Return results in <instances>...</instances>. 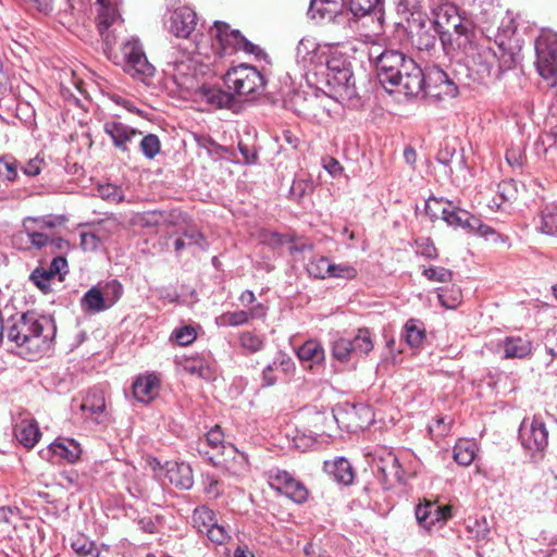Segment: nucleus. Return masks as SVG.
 I'll return each instance as SVG.
<instances>
[{
  "mask_svg": "<svg viewBox=\"0 0 557 557\" xmlns=\"http://www.w3.org/2000/svg\"><path fill=\"white\" fill-rule=\"evenodd\" d=\"M370 60L374 63L382 86L389 92L398 87L406 96H419L425 84L424 72L411 58L401 51L379 48L371 49Z\"/></svg>",
  "mask_w": 557,
  "mask_h": 557,
  "instance_id": "obj_1",
  "label": "nucleus"
},
{
  "mask_svg": "<svg viewBox=\"0 0 557 557\" xmlns=\"http://www.w3.org/2000/svg\"><path fill=\"white\" fill-rule=\"evenodd\" d=\"M202 101L207 102L214 109L230 108L234 101L232 94L224 91L216 86L203 85L199 90Z\"/></svg>",
  "mask_w": 557,
  "mask_h": 557,
  "instance_id": "obj_22",
  "label": "nucleus"
},
{
  "mask_svg": "<svg viewBox=\"0 0 557 557\" xmlns=\"http://www.w3.org/2000/svg\"><path fill=\"white\" fill-rule=\"evenodd\" d=\"M196 22V12L188 7H182L171 15L170 30L177 37L187 38L195 29Z\"/></svg>",
  "mask_w": 557,
  "mask_h": 557,
  "instance_id": "obj_17",
  "label": "nucleus"
},
{
  "mask_svg": "<svg viewBox=\"0 0 557 557\" xmlns=\"http://www.w3.org/2000/svg\"><path fill=\"white\" fill-rule=\"evenodd\" d=\"M100 244V238L94 233L83 232L81 233V246L86 251H92L97 249Z\"/></svg>",
  "mask_w": 557,
  "mask_h": 557,
  "instance_id": "obj_64",
  "label": "nucleus"
},
{
  "mask_svg": "<svg viewBox=\"0 0 557 557\" xmlns=\"http://www.w3.org/2000/svg\"><path fill=\"white\" fill-rule=\"evenodd\" d=\"M341 69L339 72L326 73V82L339 97L350 99L356 95L352 72L350 67Z\"/></svg>",
  "mask_w": 557,
  "mask_h": 557,
  "instance_id": "obj_18",
  "label": "nucleus"
},
{
  "mask_svg": "<svg viewBox=\"0 0 557 557\" xmlns=\"http://www.w3.org/2000/svg\"><path fill=\"white\" fill-rule=\"evenodd\" d=\"M476 455V444L469 440H459L454 446V459L460 466L472 463Z\"/></svg>",
  "mask_w": 557,
  "mask_h": 557,
  "instance_id": "obj_32",
  "label": "nucleus"
},
{
  "mask_svg": "<svg viewBox=\"0 0 557 557\" xmlns=\"http://www.w3.org/2000/svg\"><path fill=\"white\" fill-rule=\"evenodd\" d=\"M81 410L87 419L98 424H107L110 420L104 393L100 388L94 387L87 393L81 405Z\"/></svg>",
  "mask_w": 557,
  "mask_h": 557,
  "instance_id": "obj_14",
  "label": "nucleus"
},
{
  "mask_svg": "<svg viewBox=\"0 0 557 557\" xmlns=\"http://www.w3.org/2000/svg\"><path fill=\"white\" fill-rule=\"evenodd\" d=\"M224 84L238 96H249L263 91L265 79L255 66L240 64L226 72Z\"/></svg>",
  "mask_w": 557,
  "mask_h": 557,
  "instance_id": "obj_5",
  "label": "nucleus"
},
{
  "mask_svg": "<svg viewBox=\"0 0 557 557\" xmlns=\"http://www.w3.org/2000/svg\"><path fill=\"white\" fill-rule=\"evenodd\" d=\"M98 28L122 26L120 14L117 12V3L99 4Z\"/></svg>",
  "mask_w": 557,
  "mask_h": 557,
  "instance_id": "obj_36",
  "label": "nucleus"
},
{
  "mask_svg": "<svg viewBox=\"0 0 557 557\" xmlns=\"http://www.w3.org/2000/svg\"><path fill=\"white\" fill-rule=\"evenodd\" d=\"M381 3L382 0H350L349 9L355 16L360 17L374 11Z\"/></svg>",
  "mask_w": 557,
  "mask_h": 557,
  "instance_id": "obj_51",
  "label": "nucleus"
},
{
  "mask_svg": "<svg viewBox=\"0 0 557 557\" xmlns=\"http://www.w3.org/2000/svg\"><path fill=\"white\" fill-rule=\"evenodd\" d=\"M331 260L327 257L319 256L312 258L307 264V271L314 278L325 280L330 276Z\"/></svg>",
  "mask_w": 557,
  "mask_h": 557,
  "instance_id": "obj_41",
  "label": "nucleus"
},
{
  "mask_svg": "<svg viewBox=\"0 0 557 557\" xmlns=\"http://www.w3.org/2000/svg\"><path fill=\"white\" fill-rule=\"evenodd\" d=\"M14 435L25 448H33L39 441L41 432L34 419H23L14 426Z\"/></svg>",
  "mask_w": 557,
  "mask_h": 557,
  "instance_id": "obj_21",
  "label": "nucleus"
},
{
  "mask_svg": "<svg viewBox=\"0 0 557 557\" xmlns=\"http://www.w3.org/2000/svg\"><path fill=\"white\" fill-rule=\"evenodd\" d=\"M163 221V214L158 211H148L136 218V223L143 227L157 226Z\"/></svg>",
  "mask_w": 557,
  "mask_h": 557,
  "instance_id": "obj_62",
  "label": "nucleus"
},
{
  "mask_svg": "<svg viewBox=\"0 0 557 557\" xmlns=\"http://www.w3.org/2000/svg\"><path fill=\"white\" fill-rule=\"evenodd\" d=\"M469 533L478 542H487L491 534V529L487 523L486 518L482 517L481 519H475L473 521H469L468 525Z\"/></svg>",
  "mask_w": 557,
  "mask_h": 557,
  "instance_id": "obj_44",
  "label": "nucleus"
},
{
  "mask_svg": "<svg viewBox=\"0 0 557 557\" xmlns=\"http://www.w3.org/2000/svg\"><path fill=\"white\" fill-rule=\"evenodd\" d=\"M497 195L503 202H512L517 199L518 187L513 180L503 181L497 186Z\"/></svg>",
  "mask_w": 557,
  "mask_h": 557,
  "instance_id": "obj_55",
  "label": "nucleus"
},
{
  "mask_svg": "<svg viewBox=\"0 0 557 557\" xmlns=\"http://www.w3.org/2000/svg\"><path fill=\"white\" fill-rule=\"evenodd\" d=\"M519 438L534 462L542 460L548 445V431L541 418L535 416L531 422L524 419L520 424Z\"/></svg>",
  "mask_w": 557,
  "mask_h": 557,
  "instance_id": "obj_6",
  "label": "nucleus"
},
{
  "mask_svg": "<svg viewBox=\"0 0 557 557\" xmlns=\"http://www.w3.org/2000/svg\"><path fill=\"white\" fill-rule=\"evenodd\" d=\"M416 252L426 259H435L437 257V250L434 243L429 237H419L414 240Z\"/></svg>",
  "mask_w": 557,
  "mask_h": 557,
  "instance_id": "obj_57",
  "label": "nucleus"
},
{
  "mask_svg": "<svg viewBox=\"0 0 557 557\" xmlns=\"http://www.w3.org/2000/svg\"><path fill=\"white\" fill-rule=\"evenodd\" d=\"M496 59L497 52L491 47L470 44L466 50L467 66L481 78L493 75Z\"/></svg>",
  "mask_w": 557,
  "mask_h": 557,
  "instance_id": "obj_12",
  "label": "nucleus"
},
{
  "mask_svg": "<svg viewBox=\"0 0 557 557\" xmlns=\"http://www.w3.org/2000/svg\"><path fill=\"white\" fill-rule=\"evenodd\" d=\"M350 344L354 347L355 356H366L374 347L370 331L368 329H359L355 337L350 339Z\"/></svg>",
  "mask_w": 557,
  "mask_h": 557,
  "instance_id": "obj_38",
  "label": "nucleus"
},
{
  "mask_svg": "<svg viewBox=\"0 0 557 557\" xmlns=\"http://www.w3.org/2000/svg\"><path fill=\"white\" fill-rule=\"evenodd\" d=\"M504 358L513 359V358H525L531 355L532 351V343L531 341L522 337H507L502 343Z\"/></svg>",
  "mask_w": 557,
  "mask_h": 557,
  "instance_id": "obj_24",
  "label": "nucleus"
},
{
  "mask_svg": "<svg viewBox=\"0 0 557 557\" xmlns=\"http://www.w3.org/2000/svg\"><path fill=\"white\" fill-rule=\"evenodd\" d=\"M423 275L432 282L440 283L449 282L453 277L451 271L443 267L426 268L423 270Z\"/></svg>",
  "mask_w": 557,
  "mask_h": 557,
  "instance_id": "obj_59",
  "label": "nucleus"
},
{
  "mask_svg": "<svg viewBox=\"0 0 557 557\" xmlns=\"http://www.w3.org/2000/svg\"><path fill=\"white\" fill-rule=\"evenodd\" d=\"M343 7L344 0H311L308 15L313 20H332Z\"/></svg>",
  "mask_w": 557,
  "mask_h": 557,
  "instance_id": "obj_23",
  "label": "nucleus"
},
{
  "mask_svg": "<svg viewBox=\"0 0 557 557\" xmlns=\"http://www.w3.org/2000/svg\"><path fill=\"white\" fill-rule=\"evenodd\" d=\"M323 468L325 473L338 484L350 485L354 482V469L344 457H336L333 460L324 461Z\"/></svg>",
  "mask_w": 557,
  "mask_h": 557,
  "instance_id": "obj_19",
  "label": "nucleus"
},
{
  "mask_svg": "<svg viewBox=\"0 0 557 557\" xmlns=\"http://www.w3.org/2000/svg\"><path fill=\"white\" fill-rule=\"evenodd\" d=\"M319 50V44L313 37H304L296 48V58L298 63L308 67L314 63Z\"/></svg>",
  "mask_w": 557,
  "mask_h": 557,
  "instance_id": "obj_29",
  "label": "nucleus"
},
{
  "mask_svg": "<svg viewBox=\"0 0 557 557\" xmlns=\"http://www.w3.org/2000/svg\"><path fill=\"white\" fill-rule=\"evenodd\" d=\"M120 26L114 27H104V28H98L99 33L101 35L102 41H103V50L107 57L111 60V54L116 53L117 51L114 49V46L117 41V36L120 34L119 28Z\"/></svg>",
  "mask_w": 557,
  "mask_h": 557,
  "instance_id": "obj_46",
  "label": "nucleus"
},
{
  "mask_svg": "<svg viewBox=\"0 0 557 557\" xmlns=\"http://www.w3.org/2000/svg\"><path fill=\"white\" fill-rule=\"evenodd\" d=\"M111 61L133 78L148 83L156 74V67L148 61L143 45L137 37L122 42L120 50L111 54Z\"/></svg>",
  "mask_w": 557,
  "mask_h": 557,
  "instance_id": "obj_4",
  "label": "nucleus"
},
{
  "mask_svg": "<svg viewBox=\"0 0 557 557\" xmlns=\"http://www.w3.org/2000/svg\"><path fill=\"white\" fill-rule=\"evenodd\" d=\"M196 338V330L190 325H184L175 329L170 337L171 341H174L180 346H188L194 343Z\"/></svg>",
  "mask_w": 557,
  "mask_h": 557,
  "instance_id": "obj_50",
  "label": "nucleus"
},
{
  "mask_svg": "<svg viewBox=\"0 0 557 557\" xmlns=\"http://www.w3.org/2000/svg\"><path fill=\"white\" fill-rule=\"evenodd\" d=\"M497 44V70L494 75L498 77L503 72L515 67L517 63V53L507 45L504 39L496 40Z\"/></svg>",
  "mask_w": 557,
  "mask_h": 557,
  "instance_id": "obj_28",
  "label": "nucleus"
},
{
  "mask_svg": "<svg viewBox=\"0 0 557 557\" xmlns=\"http://www.w3.org/2000/svg\"><path fill=\"white\" fill-rule=\"evenodd\" d=\"M535 65L544 79H554L557 75V33L542 30L535 40Z\"/></svg>",
  "mask_w": 557,
  "mask_h": 557,
  "instance_id": "obj_7",
  "label": "nucleus"
},
{
  "mask_svg": "<svg viewBox=\"0 0 557 557\" xmlns=\"http://www.w3.org/2000/svg\"><path fill=\"white\" fill-rule=\"evenodd\" d=\"M403 336L410 347H418L424 339L425 331L418 321L409 320L404 326Z\"/></svg>",
  "mask_w": 557,
  "mask_h": 557,
  "instance_id": "obj_40",
  "label": "nucleus"
},
{
  "mask_svg": "<svg viewBox=\"0 0 557 557\" xmlns=\"http://www.w3.org/2000/svg\"><path fill=\"white\" fill-rule=\"evenodd\" d=\"M17 170V161L12 156H0V177H4L9 182H14L18 176Z\"/></svg>",
  "mask_w": 557,
  "mask_h": 557,
  "instance_id": "obj_47",
  "label": "nucleus"
},
{
  "mask_svg": "<svg viewBox=\"0 0 557 557\" xmlns=\"http://www.w3.org/2000/svg\"><path fill=\"white\" fill-rule=\"evenodd\" d=\"M100 289L103 293L109 308H111L123 294V286L117 281H111Z\"/></svg>",
  "mask_w": 557,
  "mask_h": 557,
  "instance_id": "obj_58",
  "label": "nucleus"
},
{
  "mask_svg": "<svg viewBox=\"0 0 557 557\" xmlns=\"http://www.w3.org/2000/svg\"><path fill=\"white\" fill-rule=\"evenodd\" d=\"M435 30L444 40L445 35L453 30L457 35H466L468 26L462 22L458 8L446 1L433 10Z\"/></svg>",
  "mask_w": 557,
  "mask_h": 557,
  "instance_id": "obj_10",
  "label": "nucleus"
},
{
  "mask_svg": "<svg viewBox=\"0 0 557 557\" xmlns=\"http://www.w3.org/2000/svg\"><path fill=\"white\" fill-rule=\"evenodd\" d=\"M432 503H426L424 505H418L416 508V518L421 527L424 529H430V516H431V507Z\"/></svg>",
  "mask_w": 557,
  "mask_h": 557,
  "instance_id": "obj_63",
  "label": "nucleus"
},
{
  "mask_svg": "<svg viewBox=\"0 0 557 557\" xmlns=\"http://www.w3.org/2000/svg\"><path fill=\"white\" fill-rule=\"evenodd\" d=\"M166 478L176 487L189 490L194 484L191 467L186 462H168Z\"/></svg>",
  "mask_w": 557,
  "mask_h": 557,
  "instance_id": "obj_20",
  "label": "nucleus"
},
{
  "mask_svg": "<svg viewBox=\"0 0 557 557\" xmlns=\"http://www.w3.org/2000/svg\"><path fill=\"white\" fill-rule=\"evenodd\" d=\"M425 213L431 219L441 216L449 226L460 227L468 233H472L474 215L467 210L453 206L451 202L443 203L442 200L436 198L429 199L425 203Z\"/></svg>",
  "mask_w": 557,
  "mask_h": 557,
  "instance_id": "obj_9",
  "label": "nucleus"
},
{
  "mask_svg": "<svg viewBox=\"0 0 557 557\" xmlns=\"http://www.w3.org/2000/svg\"><path fill=\"white\" fill-rule=\"evenodd\" d=\"M104 133L111 138L114 147L122 152H128L129 144L141 133L120 121L111 120L103 124Z\"/></svg>",
  "mask_w": 557,
  "mask_h": 557,
  "instance_id": "obj_15",
  "label": "nucleus"
},
{
  "mask_svg": "<svg viewBox=\"0 0 557 557\" xmlns=\"http://www.w3.org/2000/svg\"><path fill=\"white\" fill-rule=\"evenodd\" d=\"M536 230L542 234L557 236V201L546 203L540 211Z\"/></svg>",
  "mask_w": 557,
  "mask_h": 557,
  "instance_id": "obj_25",
  "label": "nucleus"
},
{
  "mask_svg": "<svg viewBox=\"0 0 557 557\" xmlns=\"http://www.w3.org/2000/svg\"><path fill=\"white\" fill-rule=\"evenodd\" d=\"M205 533L212 543L218 545L225 544L230 539L227 531L223 525H220L218 521H215Z\"/></svg>",
  "mask_w": 557,
  "mask_h": 557,
  "instance_id": "obj_60",
  "label": "nucleus"
},
{
  "mask_svg": "<svg viewBox=\"0 0 557 557\" xmlns=\"http://www.w3.org/2000/svg\"><path fill=\"white\" fill-rule=\"evenodd\" d=\"M55 326L47 317H38L35 312L23 313L13 320L8 327L7 337L18 347L26 346L28 350H40L54 336Z\"/></svg>",
  "mask_w": 557,
  "mask_h": 557,
  "instance_id": "obj_2",
  "label": "nucleus"
},
{
  "mask_svg": "<svg viewBox=\"0 0 557 557\" xmlns=\"http://www.w3.org/2000/svg\"><path fill=\"white\" fill-rule=\"evenodd\" d=\"M425 84L421 94L429 98L441 100L445 97H455L458 88L446 72L438 66H433L424 73Z\"/></svg>",
  "mask_w": 557,
  "mask_h": 557,
  "instance_id": "obj_11",
  "label": "nucleus"
},
{
  "mask_svg": "<svg viewBox=\"0 0 557 557\" xmlns=\"http://www.w3.org/2000/svg\"><path fill=\"white\" fill-rule=\"evenodd\" d=\"M30 219H24L22 227L25 231L26 242L30 243V249H42L50 243V237L38 230L36 225H29Z\"/></svg>",
  "mask_w": 557,
  "mask_h": 557,
  "instance_id": "obj_34",
  "label": "nucleus"
},
{
  "mask_svg": "<svg viewBox=\"0 0 557 557\" xmlns=\"http://www.w3.org/2000/svg\"><path fill=\"white\" fill-rule=\"evenodd\" d=\"M249 321V312L239 310L225 312L220 317V323L225 326H239Z\"/></svg>",
  "mask_w": 557,
  "mask_h": 557,
  "instance_id": "obj_56",
  "label": "nucleus"
},
{
  "mask_svg": "<svg viewBox=\"0 0 557 557\" xmlns=\"http://www.w3.org/2000/svg\"><path fill=\"white\" fill-rule=\"evenodd\" d=\"M54 276L48 270L42 268L35 269L29 275V280L36 285L42 293L47 294L50 292L51 281Z\"/></svg>",
  "mask_w": 557,
  "mask_h": 557,
  "instance_id": "obj_52",
  "label": "nucleus"
},
{
  "mask_svg": "<svg viewBox=\"0 0 557 557\" xmlns=\"http://www.w3.org/2000/svg\"><path fill=\"white\" fill-rule=\"evenodd\" d=\"M71 547L79 557H100V552L95 542L84 535L75 536Z\"/></svg>",
  "mask_w": 557,
  "mask_h": 557,
  "instance_id": "obj_39",
  "label": "nucleus"
},
{
  "mask_svg": "<svg viewBox=\"0 0 557 557\" xmlns=\"http://www.w3.org/2000/svg\"><path fill=\"white\" fill-rule=\"evenodd\" d=\"M292 500H294L297 504L305 503L308 498V491L305 487V485L297 481L296 479H293L289 484L288 488H285V491L282 493Z\"/></svg>",
  "mask_w": 557,
  "mask_h": 557,
  "instance_id": "obj_53",
  "label": "nucleus"
},
{
  "mask_svg": "<svg viewBox=\"0 0 557 557\" xmlns=\"http://www.w3.org/2000/svg\"><path fill=\"white\" fill-rule=\"evenodd\" d=\"M210 36L219 46V53L221 55L233 54L239 51L243 35L238 29H232L227 23L215 21L210 29Z\"/></svg>",
  "mask_w": 557,
  "mask_h": 557,
  "instance_id": "obj_13",
  "label": "nucleus"
},
{
  "mask_svg": "<svg viewBox=\"0 0 557 557\" xmlns=\"http://www.w3.org/2000/svg\"><path fill=\"white\" fill-rule=\"evenodd\" d=\"M239 345L248 354L260 351L264 346V339L249 331L243 332L239 335Z\"/></svg>",
  "mask_w": 557,
  "mask_h": 557,
  "instance_id": "obj_43",
  "label": "nucleus"
},
{
  "mask_svg": "<svg viewBox=\"0 0 557 557\" xmlns=\"http://www.w3.org/2000/svg\"><path fill=\"white\" fill-rule=\"evenodd\" d=\"M294 476L285 470H271L268 473L269 484L272 488L283 493L285 488H288L289 482Z\"/></svg>",
  "mask_w": 557,
  "mask_h": 557,
  "instance_id": "obj_45",
  "label": "nucleus"
},
{
  "mask_svg": "<svg viewBox=\"0 0 557 557\" xmlns=\"http://www.w3.org/2000/svg\"><path fill=\"white\" fill-rule=\"evenodd\" d=\"M297 356L301 361L321 363L324 360L325 354L319 342L310 339L298 348Z\"/></svg>",
  "mask_w": 557,
  "mask_h": 557,
  "instance_id": "obj_33",
  "label": "nucleus"
},
{
  "mask_svg": "<svg viewBox=\"0 0 557 557\" xmlns=\"http://www.w3.org/2000/svg\"><path fill=\"white\" fill-rule=\"evenodd\" d=\"M191 520L194 528L205 533L216 521V517L213 510L203 505L194 509Z\"/></svg>",
  "mask_w": 557,
  "mask_h": 557,
  "instance_id": "obj_35",
  "label": "nucleus"
},
{
  "mask_svg": "<svg viewBox=\"0 0 557 557\" xmlns=\"http://www.w3.org/2000/svg\"><path fill=\"white\" fill-rule=\"evenodd\" d=\"M139 149L147 159H153L161 150L159 137L154 134L144 136L139 143Z\"/></svg>",
  "mask_w": 557,
  "mask_h": 557,
  "instance_id": "obj_48",
  "label": "nucleus"
},
{
  "mask_svg": "<svg viewBox=\"0 0 557 557\" xmlns=\"http://www.w3.org/2000/svg\"><path fill=\"white\" fill-rule=\"evenodd\" d=\"M82 309L85 312L97 313L109 309L100 288L92 287L88 289L81 299Z\"/></svg>",
  "mask_w": 557,
  "mask_h": 557,
  "instance_id": "obj_30",
  "label": "nucleus"
},
{
  "mask_svg": "<svg viewBox=\"0 0 557 557\" xmlns=\"http://www.w3.org/2000/svg\"><path fill=\"white\" fill-rule=\"evenodd\" d=\"M197 450L212 465L223 467L232 474H238L246 469L247 458L232 444H225L224 435L219 425L212 428L197 443Z\"/></svg>",
  "mask_w": 557,
  "mask_h": 557,
  "instance_id": "obj_3",
  "label": "nucleus"
},
{
  "mask_svg": "<svg viewBox=\"0 0 557 557\" xmlns=\"http://www.w3.org/2000/svg\"><path fill=\"white\" fill-rule=\"evenodd\" d=\"M372 470L383 490L404 482V471L395 454L387 448H379L372 454Z\"/></svg>",
  "mask_w": 557,
  "mask_h": 557,
  "instance_id": "obj_8",
  "label": "nucleus"
},
{
  "mask_svg": "<svg viewBox=\"0 0 557 557\" xmlns=\"http://www.w3.org/2000/svg\"><path fill=\"white\" fill-rule=\"evenodd\" d=\"M203 492L210 499L218 498L222 490L220 487V481L213 475L207 474L203 476Z\"/></svg>",
  "mask_w": 557,
  "mask_h": 557,
  "instance_id": "obj_61",
  "label": "nucleus"
},
{
  "mask_svg": "<svg viewBox=\"0 0 557 557\" xmlns=\"http://www.w3.org/2000/svg\"><path fill=\"white\" fill-rule=\"evenodd\" d=\"M49 450L55 457H60L71 463L77 461L82 454L79 444L71 438H64L52 443Z\"/></svg>",
  "mask_w": 557,
  "mask_h": 557,
  "instance_id": "obj_27",
  "label": "nucleus"
},
{
  "mask_svg": "<svg viewBox=\"0 0 557 557\" xmlns=\"http://www.w3.org/2000/svg\"><path fill=\"white\" fill-rule=\"evenodd\" d=\"M332 356L339 362H348L355 356L350 339L344 337L335 339L332 344Z\"/></svg>",
  "mask_w": 557,
  "mask_h": 557,
  "instance_id": "obj_42",
  "label": "nucleus"
},
{
  "mask_svg": "<svg viewBox=\"0 0 557 557\" xmlns=\"http://www.w3.org/2000/svg\"><path fill=\"white\" fill-rule=\"evenodd\" d=\"M190 246H197L200 249H206L207 243L203 235L196 228H187L183 232L182 236L174 242V250L180 253L183 249Z\"/></svg>",
  "mask_w": 557,
  "mask_h": 557,
  "instance_id": "obj_31",
  "label": "nucleus"
},
{
  "mask_svg": "<svg viewBox=\"0 0 557 557\" xmlns=\"http://www.w3.org/2000/svg\"><path fill=\"white\" fill-rule=\"evenodd\" d=\"M183 370L189 374L197 375L202 379H210L211 372L206 361L199 357L184 358L178 362Z\"/></svg>",
  "mask_w": 557,
  "mask_h": 557,
  "instance_id": "obj_37",
  "label": "nucleus"
},
{
  "mask_svg": "<svg viewBox=\"0 0 557 557\" xmlns=\"http://www.w3.org/2000/svg\"><path fill=\"white\" fill-rule=\"evenodd\" d=\"M159 386V380L154 374L138 377L133 384L135 398L141 403H148L156 394Z\"/></svg>",
  "mask_w": 557,
  "mask_h": 557,
  "instance_id": "obj_26",
  "label": "nucleus"
},
{
  "mask_svg": "<svg viewBox=\"0 0 557 557\" xmlns=\"http://www.w3.org/2000/svg\"><path fill=\"white\" fill-rule=\"evenodd\" d=\"M330 270V276L332 278H343V280H354L358 275V271L351 264L344 263H333L327 268Z\"/></svg>",
  "mask_w": 557,
  "mask_h": 557,
  "instance_id": "obj_49",
  "label": "nucleus"
},
{
  "mask_svg": "<svg viewBox=\"0 0 557 557\" xmlns=\"http://www.w3.org/2000/svg\"><path fill=\"white\" fill-rule=\"evenodd\" d=\"M430 509V529L435 525L442 527L451 517L450 506H438L436 504H432Z\"/></svg>",
  "mask_w": 557,
  "mask_h": 557,
  "instance_id": "obj_54",
  "label": "nucleus"
},
{
  "mask_svg": "<svg viewBox=\"0 0 557 557\" xmlns=\"http://www.w3.org/2000/svg\"><path fill=\"white\" fill-rule=\"evenodd\" d=\"M295 371V363L289 356L278 352L272 363L268 364L262 371V382L264 386L274 385L281 375L287 377Z\"/></svg>",
  "mask_w": 557,
  "mask_h": 557,
  "instance_id": "obj_16",
  "label": "nucleus"
}]
</instances>
